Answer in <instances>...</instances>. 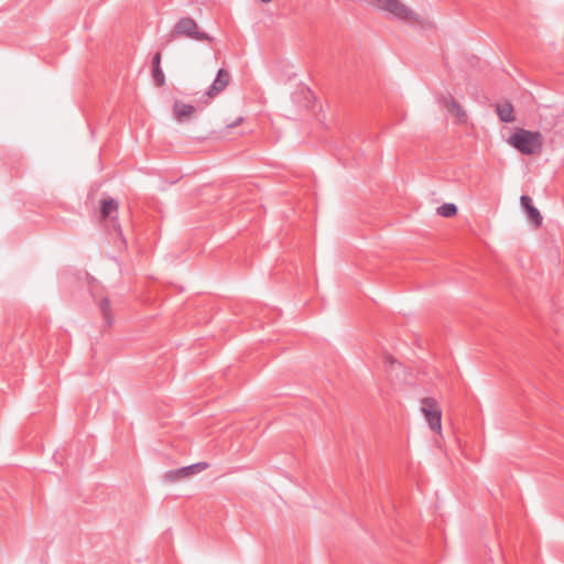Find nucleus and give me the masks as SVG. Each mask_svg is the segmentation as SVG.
<instances>
[{"instance_id":"1","label":"nucleus","mask_w":564,"mask_h":564,"mask_svg":"<svg viewBox=\"0 0 564 564\" xmlns=\"http://www.w3.org/2000/svg\"><path fill=\"white\" fill-rule=\"evenodd\" d=\"M512 145L523 155L540 153L543 149V135L540 131L517 129L508 139Z\"/></svg>"},{"instance_id":"2","label":"nucleus","mask_w":564,"mask_h":564,"mask_svg":"<svg viewBox=\"0 0 564 564\" xmlns=\"http://www.w3.org/2000/svg\"><path fill=\"white\" fill-rule=\"evenodd\" d=\"M172 35L174 37L185 36L200 42L212 43L214 41L206 32L198 31L196 21L189 17H183L175 23Z\"/></svg>"},{"instance_id":"3","label":"nucleus","mask_w":564,"mask_h":564,"mask_svg":"<svg viewBox=\"0 0 564 564\" xmlns=\"http://www.w3.org/2000/svg\"><path fill=\"white\" fill-rule=\"evenodd\" d=\"M421 411L433 432L440 433L442 430V410L436 399L432 397L423 398Z\"/></svg>"},{"instance_id":"4","label":"nucleus","mask_w":564,"mask_h":564,"mask_svg":"<svg viewBox=\"0 0 564 564\" xmlns=\"http://www.w3.org/2000/svg\"><path fill=\"white\" fill-rule=\"evenodd\" d=\"M209 467L206 462H199L189 466L181 467L177 469L169 470L164 474V480L169 482H176L182 479L188 478L195 474H198Z\"/></svg>"},{"instance_id":"5","label":"nucleus","mask_w":564,"mask_h":564,"mask_svg":"<svg viewBox=\"0 0 564 564\" xmlns=\"http://www.w3.org/2000/svg\"><path fill=\"white\" fill-rule=\"evenodd\" d=\"M230 78L231 77H230V74L228 73V70L225 68H220L217 72V75H216L214 82L212 83L209 88L205 91V96L208 99H213L216 96H218L221 91H224L228 87V85L230 83Z\"/></svg>"},{"instance_id":"6","label":"nucleus","mask_w":564,"mask_h":564,"mask_svg":"<svg viewBox=\"0 0 564 564\" xmlns=\"http://www.w3.org/2000/svg\"><path fill=\"white\" fill-rule=\"evenodd\" d=\"M437 101L442 107L446 108L448 112L455 115L459 122L466 120V112L449 93L441 95Z\"/></svg>"},{"instance_id":"7","label":"nucleus","mask_w":564,"mask_h":564,"mask_svg":"<svg viewBox=\"0 0 564 564\" xmlns=\"http://www.w3.org/2000/svg\"><path fill=\"white\" fill-rule=\"evenodd\" d=\"M520 203L522 208L525 210L531 223L538 228L542 225V216L536 207L533 206L532 199L528 195H522L520 197Z\"/></svg>"},{"instance_id":"8","label":"nucleus","mask_w":564,"mask_h":564,"mask_svg":"<svg viewBox=\"0 0 564 564\" xmlns=\"http://www.w3.org/2000/svg\"><path fill=\"white\" fill-rule=\"evenodd\" d=\"M162 53L156 52L152 57V77L156 87H163L165 85V75L161 67Z\"/></svg>"},{"instance_id":"9","label":"nucleus","mask_w":564,"mask_h":564,"mask_svg":"<svg viewBox=\"0 0 564 564\" xmlns=\"http://www.w3.org/2000/svg\"><path fill=\"white\" fill-rule=\"evenodd\" d=\"M195 112L193 105L183 104L180 100H175L173 105V115L177 121L187 120Z\"/></svg>"},{"instance_id":"10","label":"nucleus","mask_w":564,"mask_h":564,"mask_svg":"<svg viewBox=\"0 0 564 564\" xmlns=\"http://www.w3.org/2000/svg\"><path fill=\"white\" fill-rule=\"evenodd\" d=\"M496 112H497L500 121H502L505 123H511L514 121L513 106L508 100L502 104H497Z\"/></svg>"},{"instance_id":"11","label":"nucleus","mask_w":564,"mask_h":564,"mask_svg":"<svg viewBox=\"0 0 564 564\" xmlns=\"http://www.w3.org/2000/svg\"><path fill=\"white\" fill-rule=\"evenodd\" d=\"M117 212H118V202L115 198L109 197V198L101 200V206H100V219L101 220H105V219L111 217V215Z\"/></svg>"},{"instance_id":"12","label":"nucleus","mask_w":564,"mask_h":564,"mask_svg":"<svg viewBox=\"0 0 564 564\" xmlns=\"http://www.w3.org/2000/svg\"><path fill=\"white\" fill-rule=\"evenodd\" d=\"M99 310L107 326H111L113 323V315L111 313L110 301L108 297H102L98 303Z\"/></svg>"},{"instance_id":"13","label":"nucleus","mask_w":564,"mask_h":564,"mask_svg":"<svg viewBox=\"0 0 564 564\" xmlns=\"http://www.w3.org/2000/svg\"><path fill=\"white\" fill-rule=\"evenodd\" d=\"M457 213H458V208L453 203H445L437 208V214L441 215L442 217H446V218H452V217L456 216Z\"/></svg>"},{"instance_id":"14","label":"nucleus","mask_w":564,"mask_h":564,"mask_svg":"<svg viewBox=\"0 0 564 564\" xmlns=\"http://www.w3.org/2000/svg\"><path fill=\"white\" fill-rule=\"evenodd\" d=\"M384 366L393 369L394 366H401V364L391 355L384 356Z\"/></svg>"},{"instance_id":"15","label":"nucleus","mask_w":564,"mask_h":564,"mask_svg":"<svg viewBox=\"0 0 564 564\" xmlns=\"http://www.w3.org/2000/svg\"><path fill=\"white\" fill-rule=\"evenodd\" d=\"M242 120H243V118H242V117H239L237 120H235L232 123L228 124L227 127H228V128L236 127V126H237V124H239Z\"/></svg>"},{"instance_id":"16","label":"nucleus","mask_w":564,"mask_h":564,"mask_svg":"<svg viewBox=\"0 0 564 564\" xmlns=\"http://www.w3.org/2000/svg\"><path fill=\"white\" fill-rule=\"evenodd\" d=\"M116 230H118L119 232H121V227L118 225V227L116 228Z\"/></svg>"},{"instance_id":"17","label":"nucleus","mask_w":564,"mask_h":564,"mask_svg":"<svg viewBox=\"0 0 564 564\" xmlns=\"http://www.w3.org/2000/svg\"><path fill=\"white\" fill-rule=\"evenodd\" d=\"M264 3L271 2L272 0H261Z\"/></svg>"}]
</instances>
